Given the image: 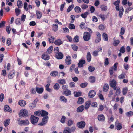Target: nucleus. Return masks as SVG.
I'll return each mask as SVG.
<instances>
[{
	"label": "nucleus",
	"instance_id": "1",
	"mask_svg": "<svg viewBox=\"0 0 133 133\" xmlns=\"http://www.w3.org/2000/svg\"><path fill=\"white\" fill-rule=\"evenodd\" d=\"M39 118L33 115H32L30 117V121L31 123L33 125H35L37 122Z\"/></svg>",
	"mask_w": 133,
	"mask_h": 133
},
{
	"label": "nucleus",
	"instance_id": "2",
	"mask_svg": "<svg viewBox=\"0 0 133 133\" xmlns=\"http://www.w3.org/2000/svg\"><path fill=\"white\" fill-rule=\"evenodd\" d=\"M96 38L95 40V42L96 43H99L101 39V36L100 33L98 31L95 32Z\"/></svg>",
	"mask_w": 133,
	"mask_h": 133
},
{
	"label": "nucleus",
	"instance_id": "3",
	"mask_svg": "<svg viewBox=\"0 0 133 133\" xmlns=\"http://www.w3.org/2000/svg\"><path fill=\"white\" fill-rule=\"evenodd\" d=\"M91 36V35L87 32H85L84 33L83 36V38L84 40L87 41L89 40Z\"/></svg>",
	"mask_w": 133,
	"mask_h": 133
},
{
	"label": "nucleus",
	"instance_id": "4",
	"mask_svg": "<svg viewBox=\"0 0 133 133\" xmlns=\"http://www.w3.org/2000/svg\"><path fill=\"white\" fill-rule=\"evenodd\" d=\"M48 119L49 117L48 116L43 117L42 119V122L38 124V125L40 126L45 125L47 123Z\"/></svg>",
	"mask_w": 133,
	"mask_h": 133
},
{
	"label": "nucleus",
	"instance_id": "5",
	"mask_svg": "<svg viewBox=\"0 0 133 133\" xmlns=\"http://www.w3.org/2000/svg\"><path fill=\"white\" fill-rule=\"evenodd\" d=\"M28 111L25 109H22L20 111L19 114V116L21 117H22L24 116H27Z\"/></svg>",
	"mask_w": 133,
	"mask_h": 133
},
{
	"label": "nucleus",
	"instance_id": "6",
	"mask_svg": "<svg viewBox=\"0 0 133 133\" xmlns=\"http://www.w3.org/2000/svg\"><path fill=\"white\" fill-rule=\"evenodd\" d=\"M109 83L110 86L114 90H115L117 88V87L116 86L117 83L116 81L114 80H113L110 81Z\"/></svg>",
	"mask_w": 133,
	"mask_h": 133
},
{
	"label": "nucleus",
	"instance_id": "7",
	"mask_svg": "<svg viewBox=\"0 0 133 133\" xmlns=\"http://www.w3.org/2000/svg\"><path fill=\"white\" fill-rule=\"evenodd\" d=\"M77 125L79 128L83 129L85 125V123L84 121L79 122L77 123Z\"/></svg>",
	"mask_w": 133,
	"mask_h": 133
},
{
	"label": "nucleus",
	"instance_id": "8",
	"mask_svg": "<svg viewBox=\"0 0 133 133\" xmlns=\"http://www.w3.org/2000/svg\"><path fill=\"white\" fill-rule=\"evenodd\" d=\"M115 125L117 130H119L122 128V124L119 123L118 120H117L115 122Z\"/></svg>",
	"mask_w": 133,
	"mask_h": 133
},
{
	"label": "nucleus",
	"instance_id": "9",
	"mask_svg": "<svg viewBox=\"0 0 133 133\" xmlns=\"http://www.w3.org/2000/svg\"><path fill=\"white\" fill-rule=\"evenodd\" d=\"M29 124V121L28 119H26L25 120H21L19 124L20 125L25 126L28 125Z\"/></svg>",
	"mask_w": 133,
	"mask_h": 133
},
{
	"label": "nucleus",
	"instance_id": "10",
	"mask_svg": "<svg viewBox=\"0 0 133 133\" xmlns=\"http://www.w3.org/2000/svg\"><path fill=\"white\" fill-rule=\"evenodd\" d=\"M15 71L14 70H12L9 73L8 75V77L9 79H12L15 76Z\"/></svg>",
	"mask_w": 133,
	"mask_h": 133
},
{
	"label": "nucleus",
	"instance_id": "11",
	"mask_svg": "<svg viewBox=\"0 0 133 133\" xmlns=\"http://www.w3.org/2000/svg\"><path fill=\"white\" fill-rule=\"evenodd\" d=\"M55 57L57 59H61L63 57V55L61 52H59L55 54Z\"/></svg>",
	"mask_w": 133,
	"mask_h": 133
},
{
	"label": "nucleus",
	"instance_id": "12",
	"mask_svg": "<svg viewBox=\"0 0 133 133\" xmlns=\"http://www.w3.org/2000/svg\"><path fill=\"white\" fill-rule=\"evenodd\" d=\"M50 56L49 55L46 53L43 54L41 56L42 59L45 60H48L50 59Z\"/></svg>",
	"mask_w": 133,
	"mask_h": 133
},
{
	"label": "nucleus",
	"instance_id": "13",
	"mask_svg": "<svg viewBox=\"0 0 133 133\" xmlns=\"http://www.w3.org/2000/svg\"><path fill=\"white\" fill-rule=\"evenodd\" d=\"M96 92L93 90H90L88 94V97L90 98H92L94 97L96 94Z\"/></svg>",
	"mask_w": 133,
	"mask_h": 133
},
{
	"label": "nucleus",
	"instance_id": "14",
	"mask_svg": "<svg viewBox=\"0 0 133 133\" xmlns=\"http://www.w3.org/2000/svg\"><path fill=\"white\" fill-rule=\"evenodd\" d=\"M65 63L67 65H70L71 63V57L69 55L67 56L66 57Z\"/></svg>",
	"mask_w": 133,
	"mask_h": 133
},
{
	"label": "nucleus",
	"instance_id": "15",
	"mask_svg": "<svg viewBox=\"0 0 133 133\" xmlns=\"http://www.w3.org/2000/svg\"><path fill=\"white\" fill-rule=\"evenodd\" d=\"M97 118L98 120L101 122H103L105 120V117L103 114H100L98 115Z\"/></svg>",
	"mask_w": 133,
	"mask_h": 133
},
{
	"label": "nucleus",
	"instance_id": "16",
	"mask_svg": "<svg viewBox=\"0 0 133 133\" xmlns=\"http://www.w3.org/2000/svg\"><path fill=\"white\" fill-rule=\"evenodd\" d=\"M36 90L37 92L39 94L42 93L44 91V89L43 87L39 88L36 87Z\"/></svg>",
	"mask_w": 133,
	"mask_h": 133
},
{
	"label": "nucleus",
	"instance_id": "17",
	"mask_svg": "<svg viewBox=\"0 0 133 133\" xmlns=\"http://www.w3.org/2000/svg\"><path fill=\"white\" fill-rule=\"evenodd\" d=\"M4 110L5 112H9L11 113L12 112V109L8 105H6L4 107Z\"/></svg>",
	"mask_w": 133,
	"mask_h": 133
},
{
	"label": "nucleus",
	"instance_id": "18",
	"mask_svg": "<svg viewBox=\"0 0 133 133\" xmlns=\"http://www.w3.org/2000/svg\"><path fill=\"white\" fill-rule=\"evenodd\" d=\"M18 103L19 105L22 107L25 106L26 104V101L23 100H19L18 102Z\"/></svg>",
	"mask_w": 133,
	"mask_h": 133
},
{
	"label": "nucleus",
	"instance_id": "19",
	"mask_svg": "<svg viewBox=\"0 0 133 133\" xmlns=\"http://www.w3.org/2000/svg\"><path fill=\"white\" fill-rule=\"evenodd\" d=\"M91 101H87L85 103L84 108L86 110L88 109L91 104Z\"/></svg>",
	"mask_w": 133,
	"mask_h": 133
},
{
	"label": "nucleus",
	"instance_id": "20",
	"mask_svg": "<svg viewBox=\"0 0 133 133\" xmlns=\"http://www.w3.org/2000/svg\"><path fill=\"white\" fill-rule=\"evenodd\" d=\"M71 94V92L69 90L67 89L63 92V94L66 96L70 95Z\"/></svg>",
	"mask_w": 133,
	"mask_h": 133
},
{
	"label": "nucleus",
	"instance_id": "21",
	"mask_svg": "<svg viewBox=\"0 0 133 133\" xmlns=\"http://www.w3.org/2000/svg\"><path fill=\"white\" fill-rule=\"evenodd\" d=\"M84 109V106L82 105L78 107L77 110V111L78 112H82Z\"/></svg>",
	"mask_w": 133,
	"mask_h": 133
},
{
	"label": "nucleus",
	"instance_id": "22",
	"mask_svg": "<svg viewBox=\"0 0 133 133\" xmlns=\"http://www.w3.org/2000/svg\"><path fill=\"white\" fill-rule=\"evenodd\" d=\"M36 14L38 19H40L42 17V13L39 11L37 10L36 11Z\"/></svg>",
	"mask_w": 133,
	"mask_h": 133
},
{
	"label": "nucleus",
	"instance_id": "23",
	"mask_svg": "<svg viewBox=\"0 0 133 133\" xmlns=\"http://www.w3.org/2000/svg\"><path fill=\"white\" fill-rule=\"evenodd\" d=\"M48 113L47 112L44 110H41V115L42 117H45L48 116Z\"/></svg>",
	"mask_w": 133,
	"mask_h": 133
},
{
	"label": "nucleus",
	"instance_id": "24",
	"mask_svg": "<svg viewBox=\"0 0 133 133\" xmlns=\"http://www.w3.org/2000/svg\"><path fill=\"white\" fill-rule=\"evenodd\" d=\"M63 133H71L70 128L68 127H66L63 131Z\"/></svg>",
	"mask_w": 133,
	"mask_h": 133
},
{
	"label": "nucleus",
	"instance_id": "25",
	"mask_svg": "<svg viewBox=\"0 0 133 133\" xmlns=\"http://www.w3.org/2000/svg\"><path fill=\"white\" fill-rule=\"evenodd\" d=\"M58 25L57 24H53L52 26V30L53 31L56 32L58 30Z\"/></svg>",
	"mask_w": 133,
	"mask_h": 133
},
{
	"label": "nucleus",
	"instance_id": "26",
	"mask_svg": "<svg viewBox=\"0 0 133 133\" xmlns=\"http://www.w3.org/2000/svg\"><path fill=\"white\" fill-rule=\"evenodd\" d=\"M85 63V60H81L78 63V66L79 67H81L83 66V65Z\"/></svg>",
	"mask_w": 133,
	"mask_h": 133
},
{
	"label": "nucleus",
	"instance_id": "27",
	"mask_svg": "<svg viewBox=\"0 0 133 133\" xmlns=\"http://www.w3.org/2000/svg\"><path fill=\"white\" fill-rule=\"evenodd\" d=\"M63 43V41L60 39L56 40L54 42L55 44L58 46H59Z\"/></svg>",
	"mask_w": 133,
	"mask_h": 133
},
{
	"label": "nucleus",
	"instance_id": "28",
	"mask_svg": "<svg viewBox=\"0 0 133 133\" xmlns=\"http://www.w3.org/2000/svg\"><path fill=\"white\" fill-rule=\"evenodd\" d=\"M87 59L88 62L91 61V56L89 52H88L87 55Z\"/></svg>",
	"mask_w": 133,
	"mask_h": 133
},
{
	"label": "nucleus",
	"instance_id": "29",
	"mask_svg": "<svg viewBox=\"0 0 133 133\" xmlns=\"http://www.w3.org/2000/svg\"><path fill=\"white\" fill-rule=\"evenodd\" d=\"M17 5L18 8H22L23 6V3L22 1L21 0H18L17 2Z\"/></svg>",
	"mask_w": 133,
	"mask_h": 133
},
{
	"label": "nucleus",
	"instance_id": "30",
	"mask_svg": "<svg viewBox=\"0 0 133 133\" xmlns=\"http://www.w3.org/2000/svg\"><path fill=\"white\" fill-rule=\"evenodd\" d=\"M124 11V9L122 6H121L120 8V9L119 10V16L120 18H121L123 14Z\"/></svg>",
	"mask_w": 133,
	"mask_h": 133
},
{
	"label": "nucleus",
	"instance_id": "31",
	"mask_svg": "<svg viewBox=\"0 0 133 133\" xmlns=\"http://www.w3.org/2000/svg\"><path fill=\"white\" fill-rule=\"evenodd\" d=\"M100 8L101 10L103 11H105L108 9L107 7L104 4L101 5Z\"/></svg>",
	"mask_w": 133,
	"mask_h": 133
},
{
	"label": "nucleus",
	"instance_id": "32",
	"mask_svg": "<svg viewBox=\"0 0 133 133\" xmlns=\"http://www.w3.org/2000/svg\"><path fill=\"white\" fill-rule=\"evenodd\" d=\"M84 102V99L82 97H79L78 98L77 102L78 104H81L83 103Z\"/></svg>",
	"mask_w": 133,
	"mask_h": 133
},
{
	"label": "nucleus",
	"instance_id": "33",
	"mask_svg": "<svg viewBox=\"0 0 133 133\" xmlns=\"http://www.w3.org/2000/svg\"><path fill=\"white\" fill-rule=\"evenodd\" d=\"M109 86L107 84H105L104 85L103 89V91L104 92H107L109 89Z\"/></svg>",
	"mask_w": 133,
	"mask_h": 133
},
{
	"label": "nucleus",
	"instance_id": "34",
	"mask_svg": "<svg viewBox=\"0 0 133 133\" xmlns=\"http://www.w3.org/2000/svg\"><path fill=\"white\" fill-rule=\"evenodd\" d=\"M74 10L76 12L79 13L81 12L82 10L79 7L76 6L75 7Z\"/></svg>",
	"mask_w": 133,
	"mask_h": 133
},
{
	"label": "nucleus",
	"instance_id": "35",
	"mask_svg": "<svg viewBox=\"0 0 133 133\" xmlns=\"http://www.w3.org/2000/svg\"><path fill=\"white\" fill-rule=\"evenodd\" d=\"M10 122V119H8L5 120L4 122V125L5 127L8 126Z\"/></svg>",
	"mask_w": 133,
	"mask_h": 133
},
{
	"label": "nucleus",
	"instance_id": "36",
	"mask_svg": "<svg viewBox=\"0 0 133 133\" xmlns=\"http://www.w3.org/2000/svg\"><path fill=\"white\" fill-rule=\"evenodd\" d=\"M58 72L57 71H53L50 73V75L53 77H55L58 75Z\"/></svg>",
	"mask_w": 133,
	"mask_h": 133
},
{
	"label": "nucleus",
	"instance_id": "37",
	"mask_svg": "<svg viewBox=\"0 0 133 133\" xmlns=\"http://www.w3.org/2000/svg\"><path fill=\"white\" fill-rule=\"evenodd\" d=\"M74 123L73 120L70 119L67 122V125L68 126H70L72 125Z\"/></svg>",
	"mask_w": 133,
	"mask_h": 133
},
{
	"label": "nucleus",
	"instance_id": "38",
	"mask_svg": "<svg viewBox=\"0 0 133 133\" xmlns=\"http://www.w3.org/2000/svg\"><path fill=\"white\" fill-rule=\"evenodd\" d=\"M102 37L104 40L108 41V36L107 34L105 33H103L102 34Z\"/></svg>",
	"mask_w": 133,
	"mask_h": 133
},
{
	"label": "nucleus",
	"instance_id": "39",
	"mask_svg": "<svg viewBox=\"0 0 133 133\" xmlns=\"http://www.w3.org/2000/svg\"><path fill=\"white\" fill-rule=\"evenodd\" d=\"M58 82L61 84L63 85L65 84L66 82L65 80L64 79H62L58 80Z\"/></svg>",
	"mask_w": 133,
	"mask_h": 133
},
{
	"label": "nucleus",
	"instance_id": "40",
	"mask_svg": "<svg viewBox=\"0 0 133 133\" xmlns=\"http://www.w3.org/2000/svg\"><path fill=\"white\" fill-rule=\"evenodd\" d=\"M88 14V12L87 11H86L84 13L82 14L81 15V16L82 18L85 19L87 17V15Z\"/></svg>",
	"mask_w": 133,
	"mask_h": 133
},
{
	"label": "nucleus",
	"instance_id": "41",
	"mask_svg": "<svg viewBox=\"0 0 133 133\" xmlns=\"http://www.w3.org/2000/svg\"><path fill=\"white\" fill-rule=\"evenodd\" d=\"M36 104L34 103H30L29 104V107L30 109H33L36 107Z\"/></svg>",
	"mask_w": 133,
	"mask_h": 133
},
{
	"label": "nucleus",
	"instance_id": "42",
	"mask_svg": "<svg viewBox=\"0 0 133 133\" xmlns=\"http://www.w3.org/2000/svg\"><path fill=\"white\" fill-rule=\"evenodd\" d=\"M53 49V46H51L47 50V52L49 54L51 53L52 52Z\"/></svg>",
	"mask_w": 133,
	"mask_h": 133
},
{
	"label": "nucleus",
	"instance_id": "43",
	"mask_svg": "<svg viewBox=\"0 0 133 133\" xmlns=\"http://www.w3.org/2000/svg\"><path fill=\"white\" fill-rule=\"evenodd\" d=\"M128 88L127 87H125L123 88L122 89V93L123 95H125L126 94L127 92Z\"/></svg>",
	"mask_w": 133,
	"mask_h": 133
},
{
	"label": "nucleus",
	"instance_id": "44",
	"mask_svg": "<svg viewBox=\"0 0 133 133\" xmlns=\"http://www.w3.org/2000/svg\"><path fill=\"white\" fill-rule=\"evenodd\" d=\"M79 41V37L78 35L75 36L73 39V41L75 42H78Z\"/></svg>",
	"mask_w": 133,
	"mask_h": 133
},
{
	"label": "nucleus",
	"instance_id": "45",
	"mask_svg": "<svg viewBox=\"0 0 133 133\" xmlns=\"http://www.w3.org/2000/svg\"><path fill=\"white\" fill-rule=\"evenodd\" d=\"M60 99L61 100L64 102L66 103L67 102V99L64 96H61L60 97Z\"/></svg>",
	"mask_w": 133,
	"mask_h": 133
},
{
	"label": "nucleus",
	"instance_id": "46",
	"mask_svg": "<svg viewBox=\"0 0 133 133\" xmlns=\"http://www.w3.org/2000/svg\"><path fill=\"white\" fill-rule=\"evenodd\" d=\"M15 10L16 15L17 16L19 15L21 12L20 9L19 8H16Z\"/></svg>",
	"mask_w": 133,
	"mask_h": 133
},
{
	"label": "nucleus",
	"instance_id": "47",
	"mask_svg": "<svg viewBox=\"0 0 133 133\" xmlns=\"http://www.w3.org/2000/svg\"><path fill=\"white\" fill-rule=\"evenodd\" d=\"M53 88L54 89L58 90L59 88V85L58 83H56L54 86Z\"/></svg>",
	"mask_w": 133,
	"mask_h": 133
},
{
	"label": "nucleus",
	"instance_id": "48",
	"mask_svg": "<svg viewBox=\"0 0 133 133\" xmlns=\"http://www.w3.org/2000/svg\"><path fill=\"white\" fill-rule=\"evenodd\" d=\"M74 5L72 4L68 8L67 10V12H69L73 8Z\"/></svg>",
	"mask_w": 133,
	"mask_h": 133
},
{
	"label": "nucleus",
	"instance_id": "49",
	"mask_svg": "<svg viewBox=\"0 0 133 133\" xmlns=\"http://www.w3.org/2000/svg\"><path fill=\"white\" fill-rule=\"evenodd\" d=\"M54 38L53 36H51L50 38H48V40L50 43H53Z\"/></svg>",
	"mask_w": 133,
	"mask_h": 133
},
{
	"label": "nucleus",
	"instance_id": "50",
	"mask_svg": "<svg viewBox=\"0 0 133 133\" xmlns=\"http://www.w3.org/2000/svg\"><path fill=\"white\" fill-rule=\"evenodd\" d=\"M90 82L92 83L94 82L95 81V78L94 76H90L89 77Z\"/></svg>",
	"mask_w": 133,
	"mask_h": 133
},
{
	"label": "nucleus",
	"instance_id": "51",
	"mask_svg": "<svg viewBox=\"0 0 133 133\" xmlns=\"http://www.w3.org/2000/svg\"><path fill=\"white\" fill-rule=\"evenodd\" d=\"M89 71L90 72H93L95 69V68L92 66H89L88 67Z\"/></svg>",
	"mask_w": 133,
	"mask_h": 133
},
{
	"label": "nucleus",
	"instance_id": "52",
	"mask_svg": "<svg viewBox=\"0 0 133 133\" xmlns=\"http://www.w3.org/2000/svg\"><path fill=\"white\" fill-rule=\"evenodd\" d=\"M53 51L54 53H55V54L59 52V48L58 47L55 48L54 49Z\"/></svg>",
	"mask_w": 133,
	"mask_h": 133
},
{
	"label": "nucleus",
	"instance_id": "53",
	"mask_svg": "<svg viewBox=\"0 0 133 133\" xmlns=\"http://www.w3.org/2000/svg\"><path fill=\"white\" fill-rule=\"evenodd\" d=\"M20 18H17L16 19L15 21V23L16 24L18 25V24H20L21 23Z\"/></svg>",
	"mask_w": 133,
	"mask_h": 133
},
{
	"label": "nucleus",
	"instance_id": "54",
	"mask_svg": "<svg viewBox=\"0 0 133 133\" xmlns=\"http://www.w3.org/2000/svg\"><path fill=\"white\" fill-rule=\"evenodd\" d=\"M88 85V83L87 82L82 83L80 85V87L82 88H84L86 87Z\"/></svg>",
	"mask_w": 133,
	"mask_h": 133
},
{
	"label": "nucleus",
	"instance_id": "55",
	"mask_svg": "<svg viewBox=\"0 0 133 133\" xmlns=\"http://www.w3.org/2000/svg\"><path fill=\"white\" fill-rule=\"evenodd\" d=\"M125 73H123L121 74L118 76V78L120 79H122L125 78Z\"/></svg>",
	"mask_w": 133,
	"mask_h": 133
},
{
	"label": "nucleus",
	"instance_id": "56",
	"mask_svg": "<svg viewBox=\"0 0 133 133\" xmlns=\"http://www.w3.org/2000/svg\"><path fill=\"white\" fill-rule=\"evenodd\" d=\"M119 51L120 52L122 53H124L125 52V48L124 46H122L121 47Z\"/></svg>",
	"mask_w": 133,
	"mask_h": 133
},
{
	"label": "nucleus",
	"instance_id": "57",
	"mask_svg": "<svg viewBox=\"0 0 133 133\" xmlns=\"http://www.w3.org/2000/svg\"><path fill=\"white\" fill-rule=\"evenodd\" d=\"M6 22L5 21H2L0 23V28L4 27L5 26V24Z\"/></svg>",
	"mask_w": 133,
	"mask_h": 133
},
{
	"label": "nucleus",
	"instance_id": "58",
	"mask_svg": "<svg viewBox=\"0 0 133 133\" xmlns=\"http://www.w3.org/2000/svg\"><path fill=\"white\" fill-rule=\"evenodd\" d=\"M120 43V41L119 40H115L114 41V45L115 46H117Z\"/></svg>",
	"mask_w": 133,
	"mask_h": 133
},
{
	"label": "nucleus",
	"instance_id": "59",
	"mask_svg": "<svg viewBox=\"0 0 133 133\" xmlns=\"http://www.w3.org/2000/svg\"><path fill=\"white\" fill-rule=\"evenodd\" d=\"M72 48L73 49L76 51H77L78 47L75 45H72Z\"/></svg>",
	"mask_w": 133,
	"mask_h": 133
},
{
	"label": "nucleus",
	"instance_id": "60",
	"mask_svg": "<svg viewBox=\"0 0 133 133\" xmlns=\"http://www.w3.org/2000/svg\"><path fill=\"white\" fill-rule=\"evenodd\" d=\"M35 2L36 5L38 7H39L40 5V1L39 0H35Z\"/></svg>",
	"mask_w": 133,
	"mask_h": 133
},
{
	"label": "nucleus",
	"instance_id": "61",
	"mask_svg": "<svg viewBox=\"0 0 133 133\" xmlns=\"http://www.w3.org/2000/svg\"><path fill=\"white\" fill-rule=\"evenodd\" d=\"M133 115V112L132 111H130L126 113V115L128 117L132 116Z\"/></svg>",
	"mask_w": 133,
	"mask_h": 133
},
{
	"label": "nucleus",
	"instance_id": "62",
	"mask_svg": "<svg viewBox=\"0 0 133 133\" xmlns=\"http://www.w3.org/2000/svg\"><path fill=\"white\" fill-rule=\"evenodd\" d=\"M125 29L123 27H122L121 29V31L120 32V34L121 35H123L125 32Z\"/></svg>",
	"mask_w": 133,
	"mask_h": 133
},
{
	"label": "nucleus",
	"instance_id": "63",
	"mask_svg": "<svg viewBox=\"0 0 133 133\" xmlns=\"http://www.w3.org/2000/svg\"><path fill=\"white\" fill-rule=\"evenodd\" d=\"M120 3V0H117L113 2V4L115 6L119 5Z\"/></svg>",
	"mask_w": 133,
	"mask_h": 133
},
{
	"label": "nucleus",
	"instance_id": "64",
	"mask_svg": "<svg viewBox=\"0 0 133 133\" xmlns=\"http://www.w3.org/2000/svg\"><path fill=\"white\" fill-rule=\"evenodd\" d=\"M34 114L35 116H39L41 115V111H36L34 112Z\"/></svg>",
	"mask_w": 133,
	"mask_h": 133
}]
</instances>
